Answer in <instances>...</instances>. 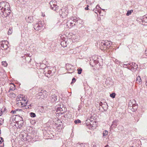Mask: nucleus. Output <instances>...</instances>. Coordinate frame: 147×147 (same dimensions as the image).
I'll return each mask as SVG.
<instances>
[{"instance_id": "nucleus-4", "label": "nucleus", "mask_w": 147, "mask_h": 147, "mask_svg": "<svg viewBox=\"0 0 147 147\" xmlns=\"http://www.w3.org/2000/svg\"><path fill=\"white\" fill-rule=\"evenodd\" d=\"M51 8L54 11H57L58 9V6L57 5L56 1H51L49 3Z\"/></svg>"}, {"instance_id": "nucleus-33", "label": "nucleus", "mask_w": 147, "mask_h": 147, "mask_svg": "<svg viewBox=\"0 0 147 147\" xmlns=\"http://www.w3.org/2000/svg\"><path fill=\"white\" fill-rule=\"evenodd\" d=\"M81 122V121L79 119H78V120H75L74 122L76 124H77L78 123H80Z\"/></svg>"}, {"instance_id": "nucleus-16", "label": "nucleus", "mask_w": 147, "mask_h": 147, "mask_svg": "<svg viewBox=\"0 0 147 147\" xmlns=\"http://www.w3.org/2000/svg\"><path fill=\"white\" fill-rule=\"evenodd\" d=\"M117 120H115L114 121L111 125V127H115L117 126Z\"/></svg>"}, {"instance_id": "nucleus-44", "label": "nucleus", "mask_w": 147, "mask_h": 147, "mask_svg": "<svg viewBox=\"0 0 147 147\" xmlns=\"http://www.w3.org/2000/svg\"><path fill=\"white\" fill-rule=\"evenodd\" d=\"M98 8H100V7L99 5H96V8H96V9H98Z\"/></svg>"}, {"instance_id": "nucleus-42", "label": "nucleus", "mask_w": 147, "mask_h": 147, "mask_svg": "<svg viewBox=\"0 0 147 147\" xmlns=\"http://www.w3.org/2000/svg\"><path fill=\"white\" fill-rule=\"evenodd\" d=\"M114 61L115 63H118L119 62V61H118L116 59H115V61Z\"/></svg>"}, {"instance_id": "nucleus-48", "label": "nucleus", "mask_w": 147, "mask_h": 147, "mask_svg": "<svg viewBox=\"0 0 147 147\" xmlns=\"http://www.w3.org/2000/svg\"><path fill=\"white\" fill-rule=\"evenodd\" d=\"M42 16L43 17H44L45 16V14H42Z\"/></svg>"}, {"instance_id": "nucleus-6", "label": "nucleus", "mask_w": 147, "mask_h": 147, "mask_svg": "<svg viewBox=\"0 0 147 147\" xmlns=\"http://www.w3.org/2000/svg\"><path fill=\"white\" fill-rule=\"evenodd\" d=\"M94 122L95 123V121H91L90 119H88L86 121V123L89 128H91L92 129H93L95 127L94 124Z\"/></svg>"}, {"instance_id": "nucleus-30", "label": "nucleus", "mask_w": 147, "mask_h": 147, "mask_svg": "<svg viewBox=\"0 0 147 147\" xmlns=\"http://www.w3.org/2000/svg\"><path fill=\"white\" fill-rule=\"evenodd\" d=\"M12 28H9V29L8 30V34H11V33H12Z\"/></svg>"}, {"instance_id": "nucleus-1", "label": "nucleus", "mask_w": 147, "mask_h": 147, "mask_svg": "<svg viewBox=\"0 0 147 147\" xmlns=\"http://www.w3.org/2000/svg\"><path fill=\"white\" fill-rule=\"evenodd\" d=\"M10 6L8 3L2 2L0 3V13L2 17H6L8 15V13L10 12Z\"/></svg>"}, {"instance_id": "nucleus-10", "label": "nucleus", "mask_w": 147, "mask_h": 147, "mask_svg": "<svg viewBox=\"0 0 147 147\" xmlns=\"http://www.w3.org/2000/svg\"><path fill=\"white\" fill-rule=\"evenodd\" d=\"M57 99V96L55 94H52L50 96V100L51 102H55Z\"/></svg>"}, {"instance_id": "nucleus-8", "label": "nucleus", "mask_w": 147, "mask_h": 147, "mask_svg": "<svg viewBox=\"0 0 147 147\" xmlns=\"http://www.w3.org/2000/svg\"><path fill=\"white\" fill-rule=\"evenodd\" d=\"M44 25L43 22L42 21H39L38 23L36 24L34 26V29L37 31L40 29Z\"/></svg>"}, {"instance_id": "nucleus-9", "label": "nucleus", "mask_w": 147, "mask_h": 147, "mask_svg": "<svg viewBox=\"0 0 147 147\" xmlns=\"http://www.w3.org/2000/svg\"><path fill=\"white\" fill-rule=\"evenodd\" d=\"M66 24L67 25L68 27V28H71L75 25V23L73 22L72 20H71L70 19L68 20Z\"/></svg>"}, {"instance_id": "nucleus-53", "label": "nucleus", "mask_w": 147, "mask_h": 147, "mask_svg": "<svg viewBox=\"0 0 147 147\" xmlns=\"http://www.w3.org/2000/svg\"><path fill=\"white\" fill-rule=\"evenodd\" d=\"M0 147H3V146H1Z\"/></svg>"}, {"instance_id": "nucleus-24", "label": "nucleus", "mask_w": 147, "mask_h": 147, "mask_svg": "<svg viewBox=\"0 0 147 147\" xmlns=\"http://www.w3.org/2000/svg\"><path fill=\"white\" fill-rule=\"evenodd\" d=\"M2 64L4 67H6L7 65V64L6 62L5 61L2 62Z\"/></svg>"}, {"instance_id": "nucleus-45", "label": "nucleus", "mask_w": 147, "mask_h": 147, "mask_svg": "<svg viewBox=\"0 0 147 147\" xmlns=\"http://www.w3.org/2000/svg\"><path fill=\"white\" fill-rule=\"evenodd\" d=\"M48 74H51V70H49L48 71Z\"/></svg>"}, {"instance_id": "nucleus-3", "label": "nucleus", "mask_w": 147, "mask_h": 147, "mask_svg": "<svg viewBox=\"0 0 147 147\" xmlns=\"http://www.w3.org/2000/svg\"><path fill=\"white\" fill-rule=\"evenodd\" d=\"M99 47L102 50H106L109 49L111 45L110 41L100 40L98 42Z\"/></svg>"}, {"instance_id": "nucleus-14", "label": "nucleus", "mask_w": 147, "mask_h": 147, "mask_svg": "<svg viewBox=\"0 0 147 147\" xmlns=\"http://www.w3.org/2000/svg\"><path fill=\"white\" fill-rule=\"evenodd\" d=\"M129 105L130 107H132L134 109H136L137 107V106L135 104H132V102L131 101H129Z\"/></svg>"}, {"instance_id": "nucleus-49", "label": "nucleus", "mask_w": 147, "mask_h": 147, "mask_svg": "<svg viewBox=\"0 0 147 147\" xmlns=\"http://www.w3.org/2000/svg\"><path fill=\"white\" fill-rule=\"evenodd\" d=\"M108 146V145H106V146H105V147H107Z\"/></svg>"}, {"instance_id": "nucleus-27", "label": "nucleus", "mask_w": 147, "mask_h": 147, "mask_svg": "<svg viewBox=\"0 0 147 147\" xmlns=\"http://www.w3.org/2000/svg\"><path fill=\"white\" fill-rule=\"evenodd\" d=\"M82 68H78L77 69L78 71V74H81L82 73Z\"/></svg>"}, {"instance_id": "nucleus-11", "label": "nucleus", "mask_w": 147, "mask_h": 147, "mask_svg": "<svg viewBox=\"0 0 147 147\" xmlns=\"http://www.w3.org/2000/svg\"><path fill=\"white\" fill-rule=\"evenodd\" d=\"M70 19L71 20H72L73 22L75 23L79 20L80 18H79L74 17L71 18Z\"/></svg>"}, {"instance_id": "nucleus-51", "label": "nucleus", "mask_w": 147, "mask_h": 147, "mask_svg": "<svg viewBox=\"0 0 147 147\" xmlns=\"http://www.w3.org/2000/svg\"><path fill=\"white\" fill-rule=\"evenodd\" d=\"M22 111V110H21V109L19 110V111Z\"/></svg>"}, {"instance_id": "nucleus-13", "label": "nucleus", "mask_w": 147, "mask_h": 147, "mask_svg": "<svg viewBox=\"0 0 147 147\" xmlns=\"http://www.w3.org/2000/svg\"><path fill=\"white\" fill-rule=\"evenodd\" d=\"M26 21L28 23H31L33 21V18L32 16H29L26 18Z\"/></svg>"}, {"instance_id": "nucleus-38", "label": "nucleus", "mask_w": 147, "mask_h": 147, "mask_svg": "<svg viewBox=\"0 0 147 147\" xmlns=\"http://www.w3.org/2000/svg\"><path fill=\"white\" fill-rule=\"evenodd\" d=\"M93 11L96 13H97V11H98L97 10V9H96V8L94 9L93 10Z\"/></svg>"}, {"instance_id": "nucleus-23", "label": "nucleus", "mask_w": 147, "mask_h": 147, "mask_svg": "<svg viewBox=\"0 0 147 147\" xmlns=\"http://www.w3.org/2000/svg\"><path fill=\"white\" fill-rule=\"evenodd\" d=\"M18 1L20 2L21 4H24L27 2V0H18Z\"/></svg>"}, {"instance_id": "nucleus-32", "label": "nucleus", "mask_w": 147, "mask_h": 147, "mask_svg": "<svg viewBox=\"0 0 147 147\" xmlns=\"http://www.w3.org/2000/svg\"><path fill=\"white\" fill-rule=\"evenodd\" d=\"M118 128H118L120 130L122 131L123 130V127L122 126H119L118 127Z\"/></svg>"}, {"instance_id": "nucleus-37", "label": "nucleus", "mask_w": 147, "mask_h": 147, "mask_svg": "<svg viewBox=\"0 0 147 147\" xmlns=\"http://www.w3.org/2000/svg\"><path fill=\"white\" fill-rule=\"evenodd\" d=\"M99 105L100 106H102L103 105H105L106 106V105L103 104L102 102H100L99 103Z\"/></svg>"}, {"instance_id": "nucleus-15", "label": "nucleus", "mask_w": 147, "mask_h": 147, "mask_svg": "<svg viewBox=\"0 0 147 147\" xmlns=\"http://www.w3.org/2000/svg\"><path fill=\"white\" fill-rule=\"evenodd\" d=\"M0 47L2 50L7 49L8 47L7 45L6 44H4L3 45H0Z\"/></svg>"}, {"instance_id": "nucleus-28", "label": "nucleus", "mask_w": 147, "mask_h": 147, "mask_svg": "<svg viewBox=\"0 0 147 147\" xmlns=\"http://www.w3.org/2000/svg\"><path fill=\"white\" fill-rule=\"evenodd\" d=\"M73 38L74 39L75 41H78L79 40V37L78 36H75L73 37Z\"/></svg>"}, {"instance_id": "nucleus-2", "label": "nucleus", "mask_w": 147, "mask_h": 147, "mask_svg": "<svg viewBox=\"0 0 147 147\" xmlns=\"http://www.w3.org/2000/svg\"><path fill=\"white\" fill-rule=\"evenodd\" d=\"M16 104L18 106L20 107H25L26 109H30L31 107L30 105H28L27 106L28 101L26 99H25L23 97V95H20L18 96L16 98Z\"/></svg>"}, {"instance_id": "nucleus-47", "label": "nucleus", "mask_w": 147, "mask_h": 147, "mask_svg": "<svg viewBox=\"0 0 147 147\" xmlns=\"http://www.w3.org/2000/svg\"><path fill=\"white\" fill-rule=\"evenodd\" d=\"M96 146L95 145H94L93 146V147H96Z\"/></svg>"}, {"instance_id": "nucleus-22", "label": "nucleus", "mask_w": 147, "mask_h": 147, "mask_svg": "<svg viewBox=\"0 0 147 147\" xmlns=\"http://www.w3.org/2000/svg\"><path fill=\"white\" fill-rule=\"evenodd\" d=\"M133 10H131L129 11H127V13H126V15L127 16H129V15H131V13L133 12Z\"/></svg>"}, {"instance_id": "nucleus-35", "label": "nucleus", "mask_w": 147, "mask_h": 147, "mask_svg": "<svg viewBox=\"0 0 147 147\" xmlns=\"http://www.w3.org/2000/svg\"><path fill=\"white\" fill-rule=\"evenodd\" d=\"M3 141L4 140L3 138L0 137V144H1Z\"/></svg>"}, {"instance_id": "nucleus-20", "label": "nucleus", "mask_w": 147, "mask_h": 147, "mask_svg": "<svg viewBox=\"0 0 147 147\" xmlns=\"http://www.w3.org/2000/svg\"><path fill=\"white\" fill-rule=\"evenodd\" d=\"M129 65H130L133 68H136L137 67L136 66L137 65L135 63H132L130 64H129Z\"/></svg>"}, {"instance_id": "nucleus-52", "label": "nucleus", "mask_w": 147, "mask_h": 147, "mask_svg": "<svg viewBox=\"0 0 147 147\" xmlns=\"http://www.w3.org/2000/svg\"><path fill=\"white\" fill-rule=\"evenodd\" d=\"M102 9L103 10V11H104V10H105V9Z\"/></svg>"}, {"instance_id": "nucleus-36", "label": "nucleus", "mask_w": 147, "mask_h": 147, "mask_svg": "<svg viewBox=\"0 0 147 147\" xmlns=\"http://www.w3.org/2000/svg\"><path fill=\"white\" fill-rule=\"evenodd\" d=\"M62 110H60V112H61V111H62V112H64L65 111V108L64 107H63V106L62 107Z\"/></svg>"}, {"instance_id": "nucleus-43", "label": "nucleus", "mask_w": 147, "mask_h": 147, "mask_svg": "<svg viewBox=\"0 0 147 147\" xmlns=\"http://www.w3.org/2000/svg\"><path fill=\"white\" fill-rule=\"evenodd\" d=\"M3 112L2 111H0V116L2 115Z\"/></svg>"}, {"instance_id": "nucleus-18", "label": "nucleus", "mask_w": 147, "mask_h": 147, "mask_svg": "<svg viewBox=\"0 0 147 147\" xmlns=\"http://www.w3.org/2000/svg\"><path fill=\"white\" fill-rule=\"evenodd\" d=\"M136 82H137L139 84H141V78L139 76H138L137 78H136Z\"/></svg>"}, {"instance_id": "nucleus-17", "label": "nucleus", "mask_w": 147, "mask_h": 147, "mask_svg": "<svg viewBox=\"0 0 147 147\" xmlns=\"http://www.w3.org/2000/svg\"><path fill=\"white\" fill-rule=\"evenodd\" d=\"M76 147H85V144L83 143H78L76 145Z\"/></svg>"}, {"instance_id": "nucleus-39", "label": "nucleus", "mask_w": 147, "mask_h": 147, "mask_svg": "<svg viewBox=\"0 0 147 147\" xmlns=\"http://www.w3.org/2000/svg\"><path fill=\"white\" fill-rule=\"evenodd\" d=\"M88 7H89V5H87L86 7L85 8V10H88L89 9V8H88Z\"/></svg>"}, {"instance_id": "nucleus-34", "label": "nucleus", "mask_w": 147, "mask_h": 147, "mask_svg": "<svg viewBox=\"0 0 147 147\" xmlns=\"http://www.w3.org/2000/svg\"><path fill=\"white\" fill-rule=\"evenodd\" d=\"M76 81V79L75 78H73L72 79V81L71 82V84H73L74 82H75Z\"/></svg>"}, {"instance_id": "nucleus-41", "label": "nucleus", "mask_w": 147, "mask_h": 147, "mask_svg": "<svg viewBox=\"0 0 147 147\" xmlns=\"http://www.w3.org/2000/svg\"><path fill=\"white\" fill-rule=\"evenodd\" d=\"M145 55L146 56H147V49H146V50L145 51Z\"/></svg>"}, {"instance_id": "nucleus-21", "label": "nucleus", "mask_w": 147, "mask_h": 147, "mask_svg": "<svg viewBox=\"0 0 147 147\" xmlns=\"http://www.w3.org/2000/svg\"><path fill=\"white\" fill-rule=\"evenodd\" d=\"M143 21L147 23V15L144 16L143 17Z\"/></svg>"}, {"instance_id": "nucleus-46", "label": "nucleus", "mask_w": 147, "mask_h": 147, "mask_svg": "<svg viewBox=\"0 0 147 147\" xmlns=\"http://www.w3.org/2000/svg\"><path fill=\"white\" fill-rule=\"evenodd\" d=\"M11 94L12 95V96L13 97H15L16 96L15 94L14 93H11Z\"/></svg>"}, {"instance_id": "nucleus-5", "label": "nucleus", "mask_w": 147, "mask_h": 147, "mask_svg": "<svg viewBox=\"0 0 147 147\" xmlns=\"http://www.w3.org/2000/svg\"><path fill=\"white\" fill-rule=\"evenodd\" d=\"M37 95V97L40 96L39 98L42 99L46 98L47 95V93L46 91L42 90V92H39Z\"/></svg>"}, {"instance_id": "nucleus-19", "label": "nucleus", "mask_w": 147, "mask_h": 147, "mask_svg": "<svg viewBox=\"0 0 147 147\" xmlns=\"http://www.w3.org/2000/svg\"><path fill=\"white\" fill-rule=\"evenodd\" d=\"M8 43V42L7 41L3 40L0 42V45H3L4 44H6V45H7Z\"/></svg>"}, {"instance_id": "nucleus-12", "label": "nucleus", "mask_w": 147, "mask_h": 147, "mask_svg": "<svg viewBox=\"0 0 147 147\" xmlns=\"http://www.w3.org/2000/svg\"><path fill=\"white\" fill-rule=\"evenodd\" d=\"M63 107L62 105H57V106L55 107V109H56V111L57 112H58L59 111H60V110H62V107Z\"/></svg>"}, {"instance_id": "nucleus-25", "label": "nucleus", "mask_w": 147, "mask_h": 147, "mask_svg": "<svg viewBox=\"0 0 147 147\" xmlns=\"http://www.w3.org/2000/svg\"><path fill=\"white\" fill-rule=\"evenodd\" d=\"M30 114L31 117H35L36 116L35 113L32 112L30 113Z\"/></svg>"}, {"instance_id": "nucleus-7", "label": "nucleus", "mask_w": 147, "mask_h": 147, "mask_svg": "<svg viewBox=\"0 0 147 147\" xmlns=\"http://www.w3.org/2000/svg\"><path fill=\"white\" fill-rule=\"evenodd\" d=\"M59 13L60 15L63 18H66L68 15L67 11L63 8L60 9L59 11Z\"/></svg>"}, {"instance_id": "nucleus-29", "label": "nucleus", "mask_w": 147, "mask_h": 147, "mask_svg": "<svg viewBox=\"0 0 147 147\" xmlns=\"http://www.w3.org/2000/svg\"><path fill=\"white\" fill-rule=\"evenodd\" d=\"M115 95L116 94L115 93H112L110 94V96L113 98H114L115 97Z\"/></svg>"}, {"instance_id": "nucleus-40", "label": "nucleus", "mask_w": 147, "mask_h": 147, "mask_svg": "<svg viewBox=\"0 0 147 147\" xmlns=\"http://www.w3.org/2000/svg\"><path fill=\"white\" fill-rule=\"evenodd\" d=\"M11 113L13 114L16 113V111H11Z\"/></svg>"}, {"instance_id": "nucleus-26", "label": "nucleus", "mask_w": 147, "mask_h": 147, "mask_svg": "<svg viewBox=\"0 0 147 147\" xmlns=\"http://www.w3.org/2000/svg\"><path fill=\"white\" fill-rule=\"evenodd\" d=\"M108 134V131L107 130H105L104 131H103V136H107Z\"/></svg>"}, {"instance_id": "nucleus-31", "label": "nucleus", "mask_w": 147, "mask_h": 147, "mask_svg": "<svg viewBox=\"0 0 147 147\" xmlns=\"http://www.w3.org/2000/svg\"><path fill=\"white\" fill-rule=\"evenodd\" d=\"M106 105H107V104ZM102 107L104 110H106V109H107V105H106V106H105V105H103V106H102Z\"/></svg>"}, {"instance_id": "nucleus-50", "label": "nucleus", "mask_w": 147, "mask_h": 147, "mask_svg": "<svg viewBox=\"0 0 147 147\" xmlns=\"http://www.w3.org/2000/svg\"><path fill=\"white\" fill-rule=\"evenodd\" d=\"M129 64H126V63H125V64H124V65H129Z\"/></svg>"}]
</instances>
